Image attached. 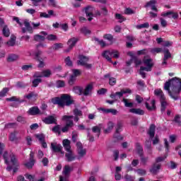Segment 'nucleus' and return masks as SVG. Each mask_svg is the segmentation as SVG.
Listing matches in <instances>:
<instances>
[{"mask_svg": "<svg viewBox=\"0 0 181 181\" xmlns=\"http://www.w3.org/2000/svg\"><path fill=\"white\" fill-rule=\"evenodd\" d=\"M27 113L28 114V115H43V114H45V112H41L40 109H39V107L37 106H33L32 107H30Z\"/></svg>", "mask_w": 181, "mask_h": 181, "instance_id": "1a4fd4ad", "label": "nucleus"}, {"mask_svg": "<svg viewBox=\"0 0 181 181\" xmlns=\"http://www.w3.org/2000/svg\"><path fill=\"white\" fill-rule=\"evenodd\" d=\"M154 95H156V97H159L160 100H163L164 98H166L162 89H156L154 90Z\"/></svg>", "mask_w": 181, "mask_h": 181, "instance_id": "a878e982", "label": "nucleus"}, {"mask_svg": "<svg viewBox=\"0 0 181 181\" xmlns=\"http://www.w3.org/2000/svg\"><path fill=\"white\" fill-rule=\"evenodd\" d=\"M19 134V132L17 130H14L13 132H11L8 136V139L11 141V142H15V141H18V135Z\"/></svg>", "mask_w": 181, "mask_h": 181, "instance_id": "5701e85b", "label": "nucleus"}, {"mask_svg": "<svg viewBox=\"0 0 181 181\" xmlns=\"http://www.w3.org/2000/svg\"><path fill=\"white\" fill-rule=\"evenodd\" d=\"M100 12L103 16H107L108 15V9L106 7H102L100 8Z\"/></svg>", "mask_w": 181, "mask_h": 181, "instance_id": "774afa93", "label": "nucleus"}, {"mask_svg": "<svg viewBox=\"0 0 181 181\" xmlns=\"http://www.w3.org/2000/svg\"><path fill=\"white\" fill-rule=\"evenodd\" d=\"M63 146L66 151H70L71 150V146H70V140L64 139L62 141Z\"/></svg>", "mask_w": 181, "mask_h": 181, "instance_id": "c85d7f7f", "label": "nucleus"}, {"mask_svg": "<svg viewBox=\"0 0 181 181\" xmlns=\"http://www.w3.org/2000/svg\"><path fill=\"white\" fill-rule=\"evenodd\" d=\"M9 91L8 88H4L0 91V98H4V97H6V93Z\"/></svg>", "mask_w": 181, "mask_h": 181, "instance_id": "c03bdc74", "label": "nucleus"}, {"mask_svg": "<svg viewBox=\"0 0 181 181\" xmlns=\"http://www.w3.org/2000/svg\"><path fill=\"white\" fill-rule=\"evenodd\" d=\"M50 76H52V71H50V69L42 71V77L48 78L50 77Z\"/></svg>", "mask_w": 181, "mask_h": 181, "instance_id": "4d7b16f0", "label": "nucleus"}, {"mask_svg": "<svg viewBox=\"0 0 181 181\" xmlns=\"http://www.w3.org/2000/svg\"><path fill=\"white\" fill-rule=\"evenodd\" d=\"M145 105L148 111H155V110H156V100L154 99L151 100V106L149 105L148 102L145 103Z\"/></svg>", "mask_w": 181, "mask_h": 181, "instance_id": "6ab92c4d", "label": "nucleus"}, {"mask_svg": "<svg viewBox=\"0 0 181 181\" xmlns=\"http://www.w3.org/2000/svg\"><path fill=\"white\" fill-rule=\"evenodd\" d=\"M163 53L164 54L163 62L161 66H167L168 59H172V54L169 51V49L166 48L163 50Z\"/></svg>", "mask_w": 181, "mask_h": 181, "instance_id": "9d476101", "label": "nucleus"}, {"mask_svg": "<svg viewBox=\"0 0 181 181\" xmlns=\"http://www.w3.org/2000/svg\"><path fill=\"white\" fill-rule=\"evenodd\" d=\"M16 42V37L15 36L11 37V40L6 42V45H8V46H11V47L15 46Z\"/></svg>", "mask_w": 181, "mask_h": 181, "instance_id": "49530a36", "label": "nucleus"}, {"mask_svg": "<svg viewBox=\"0 0 181 181\" xmlns=\"http://www.w3.org/2000/svg\"><path fill=\"white\" fill-rule=\"evenodd\" d=\"M132 60H133L134 64H136V66H139V65L142 64V61L141 59H139L138 57H133Z\"/></svg>", "mask_w": 181, "mask_h": 181, "instance_id": "052dcab7", "label": "nucleus"}, {"mask_svg": "<svg viewBox=\"0 0 181 181\" xmlns=\"http://www.w3.org/2000/svg\"><path fill=\"white\" fill-rule=\"evenodd\" d=\"M156 130V125L155 124H152L150 125L147 134L149 135L151 139H153L155 138V131Z\"/></svg>", "mask_w": 181, "mask_h": 181, "instance_id": "f3484780", "label": "nucleus"}, {"mask_svg": "<svg viewBox=\"0 0 181 181\" xmlns=\"http://www.w3.org/2000/svg\"><path fill=\"white\" fill-rule=\"evenodd\" d=\"M51 103L54 105H59L62 108L64 107H70L74 104V100L71 99V96L69 94H62L61 97H54L51 99Z\"/></svg>", "mask_w": 181, "mask_h": 181, "instance_id": "f03ea898", "label": "nucleus"}, {"mask_svg": "<svg viewBox=\"0 0 181 181\" xmlns=\"http://www.w3.org/2000/svg\"><path fill=\"white\" fill-rule=\"evenodd\" d=\"M50 148L54 153H63V152H62V151H63V146H62V144L51 143Z\"/></svg>", "mask_w": 181, "mask_h": 181, "instance_id": "f8f14e48", "label": "nucleus"}, {"mask_svg": "<svg viewBox=\"0 0 181 181\" xmlns=\"http://www.w3.org/2000/svg\"><path fill=\"white\" fill-rule=\"evenodd\" d=\"M160 111L165 112L166 111V107H168V102H166V98L160 100Z\"/></svg>", "mask_w": 181, "mask_h": 181, "instance_id": "bb28decb", "label": "nucleus"}, {"mask_svg": "<svg viewBox=\"0 0 181 181\" xmlns=\"http://www.w3.org/2000/svg\"><path fill=\"white\" fill-rule=\"evenodd\" d=\"M73 170V168H71L69 165H65L64 168L63 173L65 176L70 174V172Z\"/></svg>", "mask_w": 181, "mask_h": 181, "instance_id": "4c0bfd02", "label": "nucleus"}, {"mask_svg": "<svg viewBox=\"0 0 181 181\" xmlns=\"http://www.w3.org/2000/svg\"><path fill=\"white\" fill-rule=\"evenodd\" d=\"M52 132L54 134H58V135L62 134V131H60V125L57 124L56 126H54L52 129Z\"/></svg>", "mask_w": 181, "mask_h": 181, "instance_id": "a19ab883", "label": "nucleus"}, {"mask_svg": "<svg viewBox=\"0 0 181 181\" xmlns=\"http://www.w3.org/2000/svg\"><path fill=\"white\" fill-rule=\"evenodd\" d=\"M92 132L93 134H96L97 138H100V135H101V129L98 126H94L92 127Z\"/></svg>", "mask_w": 181, "mask_h": 181, "instance_id": "2f4dec72", "label": "nucleus"}, {"mask_svg": "<svg viewBox=\"0 0 181 181\" xmlns=\"http://www.w3.org/2000/svg\"><path fill=\"white\" fill-rule=\"evenodd\" d=\"M136 172L139 176H145L146 175V170L144 169L139 168L136 170Z\"/></svg>", "mask_w": 181, "mask_h": 181, "instance_id": "bf43d9fd", "label": "nucleus"}, {"mask_svg": "<svg viewBox=\"0 0 181 181\" xmlns=\"http://www.w3.org/2000/svg\"><path fill=\"white\" fill-rule=\"evenodd\" d=\"M77 42H78V39L77 37H72L68 40L67 45L70 49H73V47L77 45Z\"/></svg>", "mask_w": 181, "mask_h": 181, "instance_id": "4be33fe9", "label": "nucleus"}, {"mask_svg": "<svg viewBox=\"0 0 181 181\" xmlns=\"http://www.w3.org/2000/svg\"><path fill=\"white\" fill-rule=\"evenodd\" d=\"M18 58H19V57L17 54H11L8 55V57L7 58V62H8L10 63L12 62H16V59Z\"/></svg>", "mask_w": 181, "mask_h": 181, "instance_id": "f704fd0d", "label": "nucleus"}, {"mask_svg": "<svg viewBox=\"0 0 181 181\" xmlns=\"http://www.w3.org/2000/svg\"><path fill=\"white\" fill-rule=\"evenodd\" d=\"M136 29H148L149 28V23L146 22L143 24L137 25L136 26Z\"/></svg>", "mask_w": 181, "mask_h": 181, "instance_id": "a18cd8bd", "label": "nucleus"}, {"mask_svg": "<svg viewBox=\"0 0 181 181\" xmlns=\"http://www.w3.org/2000/svg\"><path fill=\"white\" fill-rule=\"evenodd\" d=\"M122 103H124V107L127 108H132V107H134V103L129 102V100L125 98H123Z\"/></svg>", "mask_w": 181, "mask_h": 181, "instance_id": "7c9ffc66", "label": "nucleus"}, {"mask_svg": "<svg viewBox=\"0 0 181 181\" xmlns=\"http://www.w3.org/2000/svg\"><path fill=\"white\" fill-rule=\"evenodd\" d=\"M29 160V162L24 163V166H25L27 169H32L36 162L35 160V153H33V151H30Z\"/></svg>", "mask_w": 181, "mask_h": 181, "instance_id": "9b49d317", "label": "nucleus"}, {"mask_svg": "<svg viewBox=\"0 0 181 181\" xmlns=\"http://www.w3.org/2000/svg\"><path fill=\"white\" fill-rule=\"evenodd\" d=\"M42 54H43V52L40 50H37L35 53V59L36 60V62H38L39 63L37 65V67L39 69H43V67H45V61L41 57Z\"/></svg>", "mask_w": 181, "mask_h": 181, "instance_id": "6e6552de", "label": "nucleus"}, {"mask_svg": "<svg viewBox=\"0 0 181 181\" xmlns=\"http://www.w3.org/2000/svg\"><path fill=\"white\" fill-rule=\"evenodd\" d=\"M136 151L139 155V156H143L144 155V147L141 145V143H136Z\"/></svg>", "mask_w": 181, "mask_h": 181, "instance_id": "b1692460", "label": "nucleus"}, {"mask_svg": "<svg viewBox=\"0 0 181 181\" xmlns=\"http://www.w3.org/2000/svg\"><path fill=\"white\" fill-rule=\"evenodd\" d=\"M103 38L105 40H108L109 42H112V40H114V36H112V35L111 34H105L103 35Z\"/></svg>", "mask_w": 181, "mask_h": 181, "instance_id": "5fc2aeb1", "label": "nucleus"}, {"mask_svg": "<svg viewBox=\"0 0 181 181\" xmlns=\"http://www.w3.org/2000/svg\"><path fill=\"white\" fill-rule=\"evenodd\" d=\"M81 33L82 35H84L85 36H87V35H91V30L87 29V27H83L80 29Z\"/></svg>", "mask_w": 181, "mask_h": 181, "instance_id": "e433bc0d", "label": "nucleus"}, {"mask_svg": "<svg viewBox=\"0 0 181 181\" xmlns=\"http://www.w3.org/2000/svg\"><path fill=\"white\" fill-rule=\"evenodd\" d=\"M129 112H131L132 114H136V115H145V110H144L141 108L129 109Z\"/></svg>", "mask_w": 181, "mask_h": 181, "instance_id": "412c9836", "label": "nucleus"}, {"mask_svg": "<svg viewBox=\"0 0 181 181\" xmlns=\"http://www.w3.org/2000/svg\"><path fill=\"white\" fill-rule=\"evenodd\" d=\"M23 23L25 28H22V33H26V30H27L30 33H33V28L30 25V23H29L28 20H25Z\"/></svg>", "mask_w": 181, "mask_h": 181, "instance_id": "4468645a", "label": "nucleus"}, {"mask_svg": "<svg viewBox=\"0 0 181 181\" xmlns=\"http://www.w3.org/2000/svg\"><path fill=\"white\" fill-rule=\"evenodd\" d=\"M42 83V78H35L33 81V87H37Z\"/></svg>", "mask_w": 181, "mask_h": 181, "instance_id": "13d9d810", "label": "nucleus"}, {"mask_svg": "<svg viewBox=\"0 0 181 181\" xmlns=\"http://www.w3.org/2000/svg\"><path fill=\"white\" fill-rule=\"evenodd\" d=\"M2 33L5 37H9L11 35V31L9 30V28H8V25H4L3 27Z\"/></svg>", "mask_w": 181, "mask_h": 181, "instance_id": "72a5a7b5", "label": "nucleus"}, {"mask_svg": "<svg viewBox=\"0 0 181 181\" xmlns=\"http://www.w3.org/2000/svg\"><path fill=\"white\" fill-rule=\"evenodd\" d=\"M66 152L68 153L65 154V158H66L67 162H73L76 160V156L73 154V151L71 150H69V151Z\"/></svg>", "mask_w": 181, "mask_h": 181, "instance_id": "aec40b11", "label": "nucleus"}, {"mask_svg": "<svg viewBox=\"0 0 181 181\" xmlns=\"http://www.w3.org/2000/svg\"><path fill=\"white\" fill-rule=\"evenodd\" d=\"M52 49L54 50H59V49H63V43L59 42L54 44L52 46Z\"/></svg>", "mask_w": 181, "mask_h": 181, "instance_id": "8fccbe9b", "label": "nucleus"}, {"mask_svg": "<svg viewBox=\"0 0 181 181\" xmlns=\"http://www.w3.org/2000/svg\"><path fill=\"white\" fill-rule=\"evenodd\" d=\"M84 88L81 86H74L73 88V91L75 94H78V95H83V91Z\"/></svg>", "mask_w": 181, "mask_h": 181, "instance_id": "c756f323", "label": "nucleus"}, {"mask_svg": "<svg viewBox=\"0 0 181 181\" xmlns=\"http://www.w3.org/2000/svg\"><path fill=\"white\" fill-rule=\"evenodd\" d=\"M160 164L153 163L149 170V172L153 175H156L160 170Z\"/></svg>", "mask_w": 181, "mask_h": 181, "instance_id": "a211bd4d", "label": "nucleus"}, {"mask_svg": "<svg viewBox=\"0 0 181 181\" xmlns=\"http://www.w3.org/2000/svg\"><path fill=\"white\" fill-rule=\"evenodd\" d=\"M37 93H36L35 92H30V93H28L27 95H25V98H27V100H37Z\"/></svg>", "mask_w": 181, "mask_h": 181, "instance_id": "473e14b6", "label": "nucleus"}, {"mask_svg": "<svg viewBox=\"0 0 181 181\" xmlns=\"http://www.w3.org/2000/svg\"><path fill=\"white\" fill-rule=\"evenodd\" d=\"M45 39L46 38L43 35H35L34 36V40H35V42H45Z\"/></svg>", "mask_w": 181, "mask_h": 181, "instance_id": "37998d69", "label": "nucleus"}, {"mask_svg": "<svg viewBox=\"0 0 181 181\" xmlns=\"http://www.w3.org/2000/svg\"><path fill=\"white\" fill-rule=\"evenodd\" d=\"M103 57L107 60L109 63H112V58H111V56L114 59H119V52L118 50L112 49V50H105L102 54Z\"/></svg>", "mask_w": 181, "mask_h": 181, "instance_id": "7ed1b4c3", "label": "nucleus"}, {"mask_svg": "<svg viewBox=\"0 0 181 181\" xmlns=\"http://www.w3.org/2000/svg\"><path fill=\"white\" fill-rule=\"evenodd\" d=\"M17 122H20L21 124H26V118L22 116H18L16 119Z\"/></svg>", "mask_w": 181, "mask_h": 181, "instance_id": "6e6d98bb", "label": "nucleus"}, {"mask_svg": "<svg viewBox=\"0 0 181 181\" xmlns=\"http://www.w3.org/2000/svg\"><path fill=\"white\" fill-rule=\"evenodd\" d=\"M79 60L77 61V64L78 66H83L88 70H90L93 67V64L87 63L88 62V58L84 55L78 56Z\"/></svg>", "mask_w": 181, "mask_h": 181, "instance_id": "423d86ee", "label": "nucleus"}, {"mask_svg": "<svg viewBox=\"0 0 181 181\" xmlns=\"http://www.w3.org/2000/svg\"><path fill=\"white\" fill-rule=\"evenodd\" d=\"M11 162L14 167L13 169V173H16L18 172V170L19 169V161L18 158H16V155L13 153H11L9 155Z\"/></svg>", "mask_w": 181, "mask_h": 181, "instance_id": "0eeeda50", "label": "nucleus"}, {"mask_svg": "<svg viewBox=\"0 0 181 181\" xmlns=\"http://www.w3.org/2000/svg\"><path fill=\"white\" fill-rule=\"evenodd\" d=\"M135 100L136 101V103H138V104H141V103L144 101V98H142L139 95H135Z\"/></svg>", "mask_w": 181, "mask_h": 181, "instance_id": "69168bd1", "label": "nucleus"}, {"mask_svg": "<svg viewBox=\"0 0 181 181\" xmlns=\"http://www.w3.org/2000/svg\"><path fill=\"white\" fill-rule=\"evenodd\" d=\"M170 15L172 16L173 19H178L179 18V13L173 11H168L166 13H161V16H163L164 18H166L168 16V18H170Z\"/></svg>", "mask_w": 181, "mask_h": 181, "instance_id": "dca6fc26", "label": "nucleus"}, {"mask_svg": "<svg viewBox=\"0 0 181 181\" xmlns=\"http://www.w3.org/2000/svg\"><path fill=\"white\" fill-rule=\"evenodd\" d=\"M72 72L73 74L71 76H73L76 78H77V77H79V76H81V71H80V69H72Z\"/></svg>", "mask_w": 181, "mask_h": 181, "instance_id": "3c124183", "label": "nucleus"}, {"mask_svg": "<svg viewBox=\"0 0 181 181\" xmlns=\"http://www.w3.org/2000/svg\"><path fill=\"white\" fill-rule=\"evenodd\" d=\"M124 179L126 181H135V177L126 174L124 175Z\"/></svg>", "mask_w": 181, "mask_h": 181, "instance_id": "338daca9", "label": "nucleus"}, {"mask_svg": "<svg viewBox=\"0 0 181 181\" xmlns=\"http://www.w3.org/2000/svg\"><path fill=\"white\" fill-rule=\"evenodd\" d=\"M93 88H94V86L92 83L88 84L86 86L85 89L83 90V95H85V97L90 95V94H91V92L93 91Z\"/></svg>", "mask_w": 181, "mask_h": 181, "instance_id": "2eb2a0df", "label": "nucleus"}, {"mask_svg": "<svg viewBox=\"0 0 181 181\" xmlns=\"http://www.w3.org/2000/svg\"><path fill=\"white\" fill-rule=\"evenodd\" d=\"M18 127V123L16 122H10L5 124L4 128L6 129H9L11 128H17Z\"/></svg>", "mask_w": 181, "mask_h": 181, "instance_id": "c9c22d12", "label": "nucleus"}, {"mask_svg": "<svg viewBox=\"0 0 181 181\" xmlns=\"http://www.w3.org/2000/svg\"><path fill=\"white\" fill-rule=\"evenodd\" d=\"M47 40H49V42H54L57 40V35L54 34H49L46 37Z\"/></svg>", "mask_w": 181, "mask_h": 181, "instance_id": "58836bf2", "label": "nucleus"}, {"mask_svg": "<svg viewBox=\"0 0 181 181\" xmlns=\"http://www.w3.org/2000/svg\"><path fill=\"white\" fill-rule=\"evenodd\" d=\"M142 62L144 66H141L140 70H145V71H152V67H153V62H152V59H148L146 57H144Z\"/></svg>", "mask_w": 181, "mask_h": 181, "instance_id": "39448f33", "label": "nucleus"}, {"mask_svg": "<svg viewBox=\"0 0 181 181\" xmlns=\"http://www.w3.org/2000/svg\"><path fill=\"white\" fill-rule=\"evenodd\" d=\"M145 148L147 149L148 155H152V142L151 140H146Z\"/></svg>", "mask_w": 181, "mask_h": 181, "instance_id": "cd10ccee", "label": "nucleus"}, {"mask_svg": "<svg viewBox=\"0 0 181 181\" xmlns=\"http://www.w3.org/2000/svg\"><path fill=\"white\" fill-rule=\"evenodd\" d=\"M93 8L91 6H88L83 8L85 11V13L86 16H94V13H93Z\"/></svg>", "mask_w": 181, "mask_h": 181, "instance_id": "393cba45", "label": "nucleus"}, {"mask_svg": "<svg viewBox=\"0 0 181 181\" xmlns=\"http://www.w3.org/2000/svg\"><path fill=\"white\" fill-rule=\"evenodd\" d=\"M94 40H95V42H97L98 45H100V46H101V47H105V46H107V44L103 40H100L97 37H95Z\"/></svg>", "mask_w": 181, "mask_h": 181, "instance_id": "09e8293b", "label": "nucleus"}, {"mask_svg": "<svg viewBox=\"0 0 181 181\" xmlns=\"http://www.w3.org/2000/svg\"><path fill=\"white\" fill-rule=\"evenodd\" d=\"M64 63L66 64V66H68V67H73V61H71L70 57H67L64 59Z\"/></svg>", "mask_w": 181, "mask_h": 181, "instance_id": "de8ad7c7", "label": "nucleus"}, {"mask_svg": "<svg viewBox=\"0 0 181 181\" xmlns=\"http://www.w3.org/2000/svg\"><path fill=\"white\" fill-rule=\"evenodd\" d=\"M77 81V78H75L73 75H71L69 79L68 80V84L69 86H74L76 81Z\"/></svg>", "mask_w": 181, "mask_h": 181, "instance_id": "ea45409f", "label": "nucleus"}, {"mask_svg": "<svg viewBox=\"0 0 181 181\" xmlns=\"http://www.w3.org/2000/svg\"><path fill=\"white\" fill-rule=\"evenodd\" d=\"M72 118H74L73 115H64L62 117V121H66V124L62 127V132H69L70 128H73V127H74V122L71 120Z\"/></svg>", "mask_w": 181, "mask_h": 181, "instance_id": "20e7f679", "label": "nucleus"}, {"mask_svg": "<svg viewBox=\"0 0 181 181\" xmlns=\"http://www.w3.org/2000/svg\"><path fill=\"white\" fill-rule=\"evenodd\" d=\"M156 0H150L146 4L145 8H148V6H151V8L152 6H153V5H156Z\"/></svg>", "mask_w": 181, "mask_h": 181, "instance_id": "680f3d73", "label": "nucleus"}, {"mask_svg": "<svg viewBox=\"0 0 181 181\" xmlns=\"http://www.w3.org/2000/svg\"><path fill=\"white\" fill-rule=\"evenodd\" d=\"M56 86L57 88H63V87H66V82H64V81L58 80L56 82Z\"/></svg>", "mask_w": 181, "mask_h": 181, "instance_id": "79ce46f5", "label": "nucleus"}, {"mask_svg": "<svg viewBox=\"0 0 181 181\" xmlns=\"http://www.w3.org/2000/svg\"><path fill=\"white\" fill-rule=\"evenodd\" d=\"M8 156H9L8 151H4L3 153V158L4 160V163H6V165H9V160H8Z\"/></svg>", "mask_w": 181, "mask_h": 181, "instance_id": "603ef678", "label": "nucleus"}, {"mask_svg": "<svg viewBox=\"0 0 181 181\" xmlns=\"http://www.w3.org/2000/svg\"><path fill=\"white\" fill-rule=\"evenodd\" d=\"M109 84L112 87L117 84V78L112 77L109 79Z\"/></svg>", "mask_w": 181, "mask_h": 181, "instance_id": "0e129e2a", "label": "nucleus"}, {"mask_svg": "<svg viewBox=\"0 0 181 181\" xmlns=\"http://www.w3.org/2000/svg\"><path fill=\"white\" fill-rule=\"evenodd\" d=\"M173 122L177 124L178 127H181L180 116L179 115H176L175 116L174 119L173 120Z\"/></svg>", "mask_w": 181, "mask_h": 181, "instance_id": "864d4df0", "label": "nucleus"}, {"mask_svg": "<svg viewBox=\"0 0 181 181\" xmlns=\"http://www.w3.org/2000/svg\"><path fill=\"white\" fill-rule=\"evenodd\" d=\"M87 153V151H86V149L84 148H80L79 150H78V154L79 155V156H81V158H83V156H85V155Z\"/></svg>", "mask_w": 181, "mask_h": 181, "instance_id": "e2e57ef3", "label": "nucleus"}, {"mask_svg": "<svg viewBox=\"0 0 181 181\" xmlns=\"http://www.w3.org/2000/svg\"><path fill=\"white\" fill-rule=\"evenodd\" d=\"M164 89L168 91L170 98L174 101H177L180 98L181 79L177 77L169 79L168 81L165 82Z\"/></svg>", "mask_w": 181, "mask_h": 181, "instance_id": "f257e3e1", "label": "nucleus"}, {"mask_svg": "<svg viewBox=\"0 0 181 181\" xmlns=\"http://www.w3.org/2000/svg\"><path fill=\"white\" fill-rule=\"evenodd\" d=\"M42 122L47 125H50L52 124H57V119L54 118V116L49 115L42 119Z\"/></svg>", "mask_w": 181, "mask_h": 181, "instance_id": "ddd939ff", "label": "nucleus"}]
</instances>
